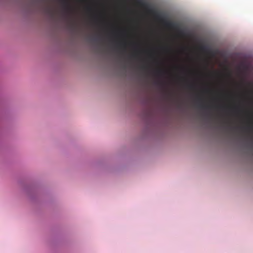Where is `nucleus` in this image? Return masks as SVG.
<instances>
[{
    "mask_svg": "<svg viewBox=\"0 0 253 253\" xmlns=\"http://www.w3.org/2000/svg\"><path fill=\"white\" fill-rule=\"evenodd\" d=\"M201 107H202V108L205 107V106H203V105H202V106H201Z\"/></svg>",
    "mask_w": 253,
    "mask_h": 253,
    "instance_id": "39448f33",
    "label": "nucleus"
},
{
    "mask_svg": "<svg viewBox=\"0 0 253 253\" xmlns=\"http://www.w3.org/2000/svg\"><path fill=\"white\" fill-rule=\"evenodd\" d=\"M136 55H137V54H136V53H134V54H133L132 56H133V57H136Z\"/></svg>",
    "mask_w": 253,
    "mask_h": 253,
    "instance_id": "20e7f679",
    "label": "nucleus"
},
{
    "mask_svg": "<svg viewBox=\"0 0 253 253\" xmlns=\"http://www.w3.org/2000/svg\"><path fill=\"white\" fill-rule=\"evenodd\" d=\"M63 3L64 5V6L67 8L68 9L70 10L71 8L70 6H69V3L67 1L64 0L63 1Z\"/></svg>",
    "mask_w": 253,
    "mask_h": 253,
    "instance_id": "f257e3e1",
    "label": "nucleus"
},
{
    "mask_svg": "<svg viewBox=\"0 0 253 253\" xmlns=\"http://www.w3.org/2000/svg\"><path fill=\"white\" fill-rule=\"evenodd\" d=\"M120 45L122 47H126V42L120 43Z\"/></svg>",
    "mask_w": 253,
    "mask_h": 253,
    "instance_id": "f03ea898",
    "label": "nucleus"
},
{
    "mask_svg": "<svg viewBox=\"0 0 253 253\" xmlns=\"http://www.w3.org/2000/svg\"><path fill=\"white\" fill-rule=\"evenodd\" d=\"M162 73V71H159L158 72V74H161Z\"/></svg>",
    "mask_w": 253,
    "mask_h": 253,
    "instance_id": "7ed1b4c3",
    "label": "nucleus"
}]
</instances>
